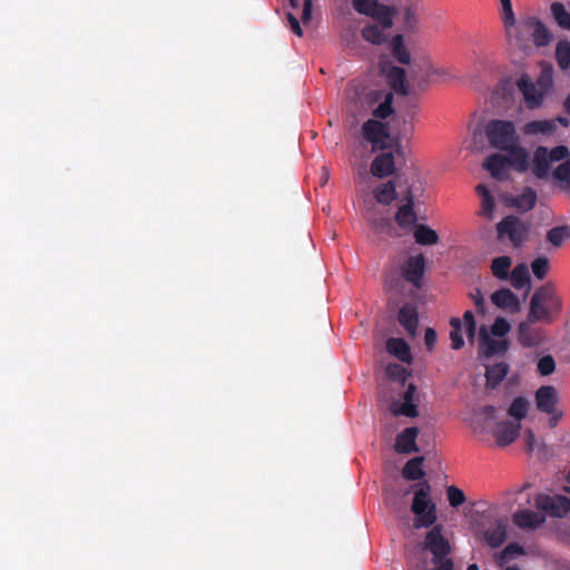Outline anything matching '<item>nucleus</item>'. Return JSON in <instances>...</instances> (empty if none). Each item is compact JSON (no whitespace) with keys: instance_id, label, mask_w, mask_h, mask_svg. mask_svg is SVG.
<instances>
[{"instance_id":"29","label":"nucleus","mask_w":570,"mask_h":570,"mask_svg":"<svg viewBox=\"0 0 570 570\" xmlns=\"http://www.w3.org/2000/svg\"><path fill=\"white\" fill-rule=\"evenodd\" d=\"M513 521L520 528L533 529L544 521V517L541 513L522 510L513 515Z\"/></svg>"},{"instance_id":"62","label":"nucleus","mask_w":570,"mask_h":570,"mask_svg":"<svg viewBox=\"0 0 570 570\" xmlns=\"http://www.w3.org/2000/svg\"><path fill=\"white\" fill-rule=\"evenodd\" d=\"M470 298L474 302V305L476 304V302H483L484 298H483V294L481 292L480 288H476L473 293H470Z\"/></svg>"},{"instance_id":"18","label":"nucleus","mask_w":570,"mask_h":570,"mask_svg":"<svg viewBox=\"0 0 570 570\" xmlns=\"http://www.w3.org/2000/svg\"><path fill=\"white\" fill-rule=\"evenodd\" d=\"M481 538L491 548H498L507 540V527L501 520H493L482 531Z\"/></svg>"},{"instance_id":"20","label":"nucleus","mask_w":570,"mask_h":570,"mask_svg":"<svg viewBox=\"0 0 570 570\" xmlns=\"http://www.w3.org/2000/svg\"><path fill=\"white\" fill-rule=\"evenodd\" d=\"M491 302L499 308L517 313L521 309L518 296L509 288H500L492 293Z\"/></svg>"},{"instance_id":"50","label":"nucleus","mask_w":570,"mask_h":570,"mask_svg":"<svg viewBox=\"0 0 570 570\" xmlns=\"http://www.w3.org/2000/svg\"><path fill=\"white\" fill-rule=\"evenodd\" d=\"M533 275L538 279H543L549 271V259L547 257H538L531 263Z\"/></svg>"},{"instance_id":"63","label":"nucleus","mask_w":570,"mask_h":570,"mask_svg":"<svg viewBox=\"0 0 570 570\" xmlns=\"http://www.w3.org/2000/svg\"><path fill=\"white\" fill-rule=\"evenodd\" d=\"M399 282L400 281L397 278L389 277V278H386L385 284L389 289H395L397 292L399 291L397 289Z\"/></svg>"},{"instance_id":"11","label":"nucleus","mask_w":570,"mask_h":570,"mask_svg":"<svg viewBox=\"0 0 570 570\" xmlns=\"http://www.w3.org/2000/svg\"><path fill=\"white\" fill-rule=\"evenodd\" d=\"M483 167L497 180H507L509 178V169L511 167L517 169V165L512 161V156H503L500 154L489 156L484 160Z\"/></svg>"},{"instance_id":"43","label":"nucleus","mask_w":570,"mask_h":570,"mask_svg":"<svg viewBox=\"0 0 570 570\" xmlns=\"http://www.w3.org/2000/svg\"><path fill=\"white\" fill-rule=\"evenodd\" d=\"M570 237V227L569 226H558L553 227L547 233V239L554 247H560L563 242Z\"/></svg>"},{"instance_id":"17","label":"nucleus","mask_w":570,"mask_h":570,"mask_svg":"<svg viewBox=\"0 0 570 570\" xmlns=\"http://www.w3.org/2000/svg\"><path fill=\"white\" fill-rule=\"evenodd\" d=\"M365 216L375 233L386 234L391 237L400 236L391 219L387 216L380 215L374 207L367 208Z\"/></svg>"},{"instance_id":"27","label":"nucleus","mask_w":570,"mask_h":570,"mask_svg":"<svg viewBox=\"0 0 570 570\" xmlns=\"http://www.w3.org/2000/svg\"><path fill=\"white\" fill-rule=\"evenodd\" d=\"M537 193L531 187H524L522 193L510 199L509 204L519 212L525 213L531 210L537 204Z\"/></svg>"},{"instance_id":"6","label":"nucleus","mask_w":570,"mask_h":570,"mask_svg":"<svg viewBox=\"0 0 570 570\" xmlns=\"http://www.w3.org/2000/svg\"><path fill=\"white\" fill-rule=\"evenodd\" d=\"M352 4L356 12L377 20L383 28L393 26V9L380 4L377 0H352Z\"/></svg>"},{"instance_id":"40","label":"nucleus","mask_w":570,"mask_h":570,"mask_svg":"<svg viewBox=\"0 0 570 570\" xmlns=\"http://www.w3.org/2000/svg\"><path fill=\"white\" fill-rule=\"evenodd\" d=\"M523 440L525 446L530 452L542 453L546 450L544 441L542 435L537 433L534 430H525Z\"/></svg>"},{"instance_id":"47","label":"nucleus","mask_w":570,"mask_h":570,"mask_svg":"<svg viewBox=\"0 0 570 570\" xmlns=\"http://www.w3.org/2000/svg\"><path fill=\"white\" fill-rule=\"evenodd\" d=\"M386 375L389 379L404 384L410 373L402 365L391 363L386 366Z\"/></svg>"},{"instance_id":"31","label":"nucleus","mask_w":570,"mask_h":570,"mask_svg":"<svg viewBox=\"0 0 570 570\" xmlns=\"http://www.w3.org/2000/svg\"><path fill=\"white\" fill-rule=\"evenodd\" d=\"M509 275H510L511 285L515 289H521L523 287H527V293L530 291L531 279H530L529 268H528L527 264H524V263L518 264Z\"/></svg>"},{"instance_id":"59","label":"nucleus","mask_w":570,"mask_h":570,"mask_svg":"<svg viewBox=\"0 0 570 570\" xmlns=\"http://www.w3.org/2000/svg\"><path fill=\"white\" fill-rule=\"evenodd\" d=\"M287 19H288V22L291 24V28H292L293 32L296 36L302 37L303 36V29H302L297 18L293 13H287Z\"/></svg>"},{"instance_id":"3","label":"nucleus","mask_w":570,"mask_h":570,"mask_svg":"<svg viewBox=\"0 0 570 570\" xmlns=\"http://www.w3.org/2000/svg\"><path fill=\"white\" fill-rule=\"evenodd\" d=\"M561 302L549 286L538 288L531 299L528 317L530 322H551V313L559 312Z\"/></svg>"},{"instance_id":"14","label":"nucleus","mask_w":570,"mask_h":570,"mask_svg":"<svg viewBox=\"0 0 570 570\" xmlns=\"http://www.w3.org/2000/svg\"><path fill=\"white\" fill-rule=\"evenodd\" d=\"M535 507L551 515L563 517L570 511V500L561 495L549 497L540 494L535 498Z\"/></svg>"},{"instance_id":"34","label":"nucleus","mask_w":570,"mask_h":570,"mask_svg":"<svg viewBox=\"0 0 570 570\" xmlns=\"http://www.w3.org/2000/svg\"><path fill=\"white\" fill-rule=\"evenodd\" d=\"M415 242L420 245L429 246L439 243L438 233L426 225H416L414 229Z\"/></svg>"},{"instance_id":"54","label":"nucleus","mask_w":570,"mask_h":570,"mask_svg":"<svg viewBox=\"0 0 570 570\" xmlns=\"http://www.w3.org/2000/svg\"><path fill=\"white\" fill-rule=\"evenodd\" d=\"M522 553L523 549L520 546L512 543L507 546L502 552L495 554V559L498 560L499 563H503L507 560L513 558L514 556H519Z\"/></svg>"},{"instance_id":"44","label":"nucleus","mask_w":570,"mask_h":570,"mask_svg":"<svg viewBox=\"0 0 570 570\" xmlns=\"http://www.w3.org/2000/svg\"><path fill=\"white\" fill-rule=\"evenodd\" d=\"M529 410V401L523 396H518L511 403L508 413L515 420L525 417Z\"/></svg>"},{"instance_id":"2","label":"nucleus","mask_w":570,"mask_h":570,"mask_svg":"<svg viewBox=\"0 0 570 570\" xmlns=\"http://www.w3.org/2000/svg\"><path fill=\"white\" fill-rule=\"evenodd\" d=\"M511 35L504 31L505 38L512 46L520 50L530 48V41L537 47H548L554 40V35L549 26L535 16H527L517 21L513 18Z\"/></svg>"},{"instance_id":"64","label":"nucleus","mask_w":570,"mask_h":570,"mask_svg":"<svg viewBox=\"0 0 570 570\" xmlns=\"http://www.w3.org/2000/svg\"><path fill=\"white\" fill-rule=\"evenodd\" d=\"M476 191H478V194H479L482 198H483V197H487V196H491V195H490V191L488 190V188H487L484 185H482V184H480V185H478V186H476Z\"/></svg>"},{"instance_id":"49","label":"nucleus","mask_w":570,"mask_h":570,"mask_svg":"<svg viewBox=\"0 0 570 570\" xmlns=\"http://www.w3.org/2000/svg\"><path fill=\"white\" fill-rule=\"evenodd\" d=\"M537 371L542 376L551 375L556 371V362L551 355L542 356L537 363Z\"/></svg>"},{"instance_id":"13","label":"nucleus","mask_w":570,"mask_h":570,"mask_svg":"<svg viewBox=\"0 0 570 570\" xmlns=\"http://www.w3.org/2000/svg\"><path fill=\"white\" fill-rule=\"evenodd\" d=\"M419 432L420 430H401L395 436V451L402 454L420 452L423 449V440Z\"/></svg>"},{"instance_id":"46","label":"nucleus","mask_w":570,"mask_h":570,"mask_svg":"<svg viewBox=\"0 0 570 570\" xmlns=\"http://www.w3.org/2000/svg\"><path fill=\"white\" fill-rule=\"evenodd\" d=\"M450 325L452 327L450 332L451 346L454 350H459L464 345V341L461 335L462 321L458 317H452L450 320Z\"/></svg>"},{"instance_id":"60","label":"nucleus","mask_w":570,"mask_h":570,"mask_svg":"<svg viewBox=\"0 0 570 570\" xmlns=\"http://www.w3.org/2000/svg\"><path fill=\"white\" fill-rule=\"evenodd\" d=\"M312 9H313V1L304 0V8H303V12H302V20L304 23H307L312 20Z\"/></svg>"},{"instance_id":"21","label":"nucleus","mask_w":570,"mask_h":570,"mask_svg":"<svg viewBox=\"0 0 570 570\" xmlns=\"http://www.w3.org/2000/svg\"><path fill=\"white\" fill-rule=\"evenodd\" d=\"M424 265L425 261L423 255L409 257L402 268L403 277L416 287H420V281L424 272Z\"/></svg>"},{"instance_id":"51","label":"nucleus","mask_w":570,"mask_h":570,"mask_svg":"<svg viewBox=\"0 0 570 570\" xmlns=\"http://www.w3.org/2000/svg\"><path fill=\"white\" fill-rule=\"evenodd\" d=\"M463 323H464L468 341H469V343L473 344L475 341L476 323L474 320V315L471 311H466L463 314Z\"/></svg>"},{"instance_id":"7","label":"nucleus","mask_w":570,"mask_h":570,"mask_svg":"<svg viewBox=\"0 0 570 570\" xmlns=\"http://www.w3.org/2000/svg\"><path fill=\"white\" fill-rule=\"evenodd\" d=\"M362 135L372 145V151L389 148L390 127L385 122L368 119L362 126Z\"/></svg>"},{"instance_id":"39","label":"nucleus","mask_w":570,"mask_h":570,"mask_svg":"<svg viewBox=\"0 0 570 570\" xmlns=\"http://www.w3.org/2000/svg\"><path fill=\"white\" fill-rule=\"evenodd\" d=\"M556 60L561 70L570 68V41L560 40L556 46Z\"/></svg>"},{"instance_id":"8","label":"nucleus","mask_w":570,"mask_h":570,"mask_svg":"<svg viewBox=\"0 0 570 570\" xmlns=\"http://www.w3.org/2000/svg\"><path fill=\"white\" fill-rule=\"evenodd\" d=\"M519 438V430H473V439L488 446L504 448Z\"/></svg>"},{"instance_id":"28","label":"nucleus","mask_w":570,"mask_h":570,"mask_svg":"<svg viewBox=\"0 0 570 570\" xmlns=\"http://www.w3.org/2000/svg\"><path fill=\"white\" fill-rule=\"evenodd\" d=\"M386 351L399 358L401 362L410 364L412 362V354L410 346L403 338H389L386 341Z\"/></svg>"},{"instance_id":"15","label":"nucleus","mask_w":570,"mask_h":570,"mask_svg":"<svg viewBox=\"0 0 570 570\" xmlns=\"http://www.w3.org/2000/svg\"><path fill=\"white\" fill-rule=\"evenodd\" d=\"M517 86L529 109L539 108L542 105L544 92L537 88L528 75H522L518 79Z\"/></svg>"},{"instance_id":"25","label":"nucleus","mask_w":570,"mask_h":570,"mask_svg":"<svg viewBox=\"0 0 570 570\" xmlns=\"http://www.w3.org/2000/svg\"><path fill=\"white\" fill-rule=\"evenodd\" d=\"M425 547L434 554L435 558H442L449 552V543L438 528L428 533Z\"/></svg>"},{"instance_id":"22","label":"nucleus","mask_w":570,"mask_h":570,"mask_svg":"<svg viewBox=\"0 0 570 570\" xmlns=\"http://www.w3.org/2000/svg\"><path fill=\"white\" fill-rule=\"evenodd\" d=\"M397 321L410 336L414 337L416 335L419 315L415 306L404 304L399 311Z\"/></svg>"},{"instance_id":"12","label":"nucleus","mask_w":570,"mask_h":570,"mask_svg":"<svg viewBox=\"0 0 570 570\" xmlns=\"http://www.w3.org/2000/svg\"><path fill=\"white\" fill-rule=\"evenodd\" d=\"M405 204L401 205L395 214V223L399 228L405 233L410 232L416 225L417 215L414 210V195L412 190H407L405 196Z\"/></svg>"},{"instance_id":"56","label":"nucleus","mask_w":570,"mask_h":570,"mask_svg":"<svg viewBox=\"0 0 570 570\" xmlns=\"http://www.w3.org/2000/svg\"><path fill=\"white\" fill-rule=\"evenodd\" d=\"M403 28L405 31H414L417 26V17L413 8L407 7L403 12Z\"/></svg>"},{"instance_id":"45","label":"nucleus","mask_w":570,"mask_h":570,"mask_svg":"<svg viewBox=\"0 0 570 570\" xmlns=\"http://www.w3.org/2000/svg\"><path fill=\"white\" fill-rule=\"evenodd\" d=\"M501 3V19L503 22L504 31H508L511 35V30L513 27V18L515 17L512 1L511 0H500Z\"/></svg>"},{"instance_id":"61","label":"nucleus","mask_w":570,"mask_h":570,"mask_svg":"<svg viewBox=\"0 0 570 570\" xmlns=\"http://www.w3.org/2000/svg\"><path fill=\"white\" fill-rule=\"evenodd\" d=\"M424 342L429 350L434 347L436 342V333L433 328H428L424 334Z\"/></svg>"},{"instance_id":"32","label":"nucleus","mask_w":570,"mask_h":570,"mask_svg":"<svg viewBox=\"0 0 570 570\" xmlns=\"http://www.w3.org/2000/svg\"><path fill=\"white\" fill-rule=\"evenodd\" d=\"M550 16L558 27L564 30H570V11L562 2H551Z\"/></svg>"},{"instance_id":"5","label":"nucleus","mask_w":570,"mask_h":570,"mask_svg":"<svg viewBox=\"0 0 570 570\" xmlns=\"http://www.w3.org/2000/svg\"><path fill=\"white\" fill-rule=\"evenodd\" d=\"M559 402L557 390L551 385L541 386L535 392V404L538 410L550 415L549 425H558L563 416V412L557 407Z\"/></svg>"},{"instance_id":"23","label":"nucleus","mask_w":570,"mask_h":570,"mask_svg":"<svg viewBox=\"0 0 570 570\" xmlns=\"http://www.w3.org/2000/svg\"><path fill=\"white\" fill-rule=\"evenodd\" d=\"M395 164L392 153H383L375 157L371 165V173L373 176L384 178L394 173Z\"/></svg>"},{"instance_id":"41","label":"nucleus","mask_w":570,"mask_h":570,"mask_svg":"<svg viewBox=\"0 0 570 570\" xmlns=\"http://www.w3.org/2000/svg\"><path fill=\"white\" fill-rule=\"evenodd\" d=\"M392 53L403 65H409L411 61L410 52L405 48L401 35H396L392 39Z\"/></svg>"},{"instance_id":"26","label":"nucleus","mask_w":570,"mask_h":570,"mask_svg":"<svg viewBox=\"0 0 570 570\" xmlns=\"http://www.w3.org/2000/svg\"><path fill=\"white\" fill-rule=\"evenodd\" d=\"M415 392L414 384H409L407 390L404 393V403H393L391 405V412L393 415H405L407 417H414L416 416V406L412 403V399Z\"/></svg>"},{"instance_id":"58","label":"nucleus","mask_w":570,"mask_h":570,"mask_svg":"<svg viewBox=\"0 0 570 570\" xmlns=\"http://www.w3.org/2000/svg\"><path fill=\"white\" fill-rule=\"evenodd\" d=\"M494 209V202L492 196L482 198L480 215L485 216L488 219H492Z\"/></svg>"},{"instance_id":"10","label":"nucleus","mask_w":570,"mask_h":570,"mask_svg":"<svg viewBox=\"0 0 570 570\" xmlns=\"http://www.w3.org/2000/svg\"><path fill=\"white\" fill-rule=\"evenodd\" d=\"M479 353L485 357L504 354L508 350V342L504 338L493 337L488 326L479 328Z\"/></svg>"},{"instance_id":"16","label":"nucleus","mask_w":570,"mask_h":570,"mask_svg":"<svg viewBox=\"0 0 570 570\" xmlns=\"http://www.w3.org/2000/svg\"><path fill=\"white\" fill-rule=\"evenodd\" d=\"M535 322H530L529 317L519 325L518 340L524 347L539 346L544 342L543 333L540 328L534 327Z\"/></svg>"},{"instance_id":"35","label":"nucleus","mask_w":570,"mask_h":570,"mask_svg":"<svg viewBox=\"0 0 570 570\" xmlns=\"http://www.w3.org/2000/svg\"><path fill=\"white\" fill-rule=\"evenodd\" d=\"M512 266V259L509 256L495 257L491 263V272L493 276L500 281H504L509 277L510 268Z\"/></svg>"},{"instance_id":"48","label":"nucleus","mask_w":570,"mask_h":570,"mask_svg":"<svg viewBox=\"0 0 570 570\" xmlns=\"http://www.w3.org/2000/svg\"><path fill=\"white\" fill-rule=\"evenodd\" d=\"M511 330L509 322L503 317H497L489 330L492 336L503 338Z\"/></svg>"},{"instance_id":"19","label":"nucleus","mask_w":570,"mask_h":570,"mask_svg":"<svg viewBox=\"0 0 570 570\" xmlns=\"http://www.w3.org/2000/svg\"><path fill=\"white\" fill-rule=\"evenodd\" d=\"M557 129V120L539 119L527 122L522 127V132L530 137H550Z\"/></svg>"},{"instance_id":"57","label":"nucleus","mask_w":570,"mask_h":570,"mask_svg":"<svg viewBox=\"0 0 570 570\" xmlns=\"http://www.w3.org/2000/svg\"><path fill=\"white\" fill-rule=\"evenodd\" d=\"M569 155V149L566 146H558L548 151V158L551 163L564 160Z\"/></svg>"},{"instance_id":"24","label":"nucleus","mask_w":570,"mask_h":570,"mask_svg":"<svg viewBox=\"0 0 570 570\" xmlns=\"http://www.w3.org/2000/svg\"><path fill=\"white\" fill-rule=\"evenodd\" d=\"M551 160L548 158V149L538 147L533 154L531 170L537 178H547L550 173Z\"/></svg>"},{"instance_id":"52","label":"nucleus","mask_w":570,"mask_h":570,"mask_svg":"<svg viewBox=\"0 0 570 570\" xmlns=\"http://www.w3.org/2000/svg\"><path fill=\"white\" fill-rule=\"evenodd\" d=\"M463 323H464L468 341H469V343L473 344L475 341L476 323L474 320V315L471 311H466L463 314Z\"/></svg>"},{"instance_id":"9","label":"nucleus","mask_w":570,"mask_h":570,"mask_svg":"<svg viewBox=\"0 0 570 570\" xmlns=\"http://www.w3.org/2000/svg\"><path fill=\"white\" fill-rule=\"evenodd\" d=\"M497 230L500 239L507 237L513 245L518 246L525 239L528 226L515 216H507L497 225Z\"/></svg>"},{"instance_id":"36","label":"nucleus","mask_w":570,"mask_h":570,"mask_svg":"<svg viewBox=\"0 0 570 570\" xmlns=\"http://www.w3.org/2000/svg\"><path fill=\"white\" fill-rule=\"evenodd\" d=\"M423 461V456L409 460L402 470V475L407 480H419L423 478L425 474L422 468Z\"/></svg>"},{"instance_id":"42","label":"nucleus","mask_w":570,"mask_h":570,"mask_svg":"<svg viewBox=\"0 0 570 570\" xmlns=\"http://www.w3.org/2000/svg\"><path fill=\"white\" fill-rule=\"evenodd\" d=\"M552 176L562 189H570V159H566L553 171Z\"/></svg>"},{"instance_id":"4","label":"nucleus","mask_w":570,"mask_h":570,"mask_svg":"<svg viewBox=\"0 0 570 570\" xmlns=\"http://www.w3.org/2000/svg\"><path fill=\"white\" fill-rule=\"evenodd\" d=\"M412 511L415 514L416 528L430 527L436 520L435 505L430 498V485L424 484L415 492Z\"/></svg>"},{"instance_id":"30","label":"nucleus","mask_w":570,"mask_h":570,"mask_svg":"<svg viewBox=\"0 0 570 570\" xmlns=\"http://www.w3.org/2000/svg\"><path fill=\"white\" fill-rule=\"evenodd\" d=\"M508 372L509 365L504 362L487 366V387L495 389L505 379Z\"/></svg>"},{"instance_id":"53","label":"nucleus","mask_w":570,"mask_h":570,"mask_svg":"<svg viewBox=\"0 0 570 570\" xmlns=\"http://www.w3.org/2000/svg\"><path fill=\"white\" fill-rule=\"evenodd\" d=\"M393 112L392 108V94H385L384 101L380 104V106L373 111L374 117L376 118H386Z\"/></svg>"},{"instance_id":"38","label":"nucleus","mask_w":570,"mask_h":570,"mask_svg":"<svg viewBox=\"0 0 570 570\" xmlns=\"http://www.w3.org/2000/svg\"><path fill=\"white\" fill-rule=\"evenodd\" d=\"M382 23L379 24H368L362 30V37L374 45H381L386 41V37L384 35V30Z\"/></svg>"},{"instance_id":"55","label":"nucleus","mask_w":570,"mask_h":570,"mask_svg":"<svg viewBox=\"0 0 570 570\" xmlns=\"http://www.w3.org/2000/svg\"><path fill=\"white\" fill-rule=\"evenodd\" d=\"M448 500L450 502V505L452 507H459L464 503L465 495L463 491H461L459 488L451 485L446 490Z\"/></svg>"},{"instance_id":"1","label":"nucleus","mask_w":570,"mask_h":570,"mask_svg":"<svg viewBox=\"0 0 570 570\" xmlns=\"http://www.w3.org/2000/svg\"><path fill=\"white\" fill-rule=\"evenodd\" d=\"M485 134L493 148L508 151L512 156L517 170L525 171L528 169L529 156L519 144V136L512 121L491 120L485 127Z\"/></svg>"},{"instance_id":"33","label":"nucleus","mask_w":570,"mask_h":570,"mask_svg":"<svg viewBox=\"0 0 570 570\" xmlns=\"http://www.w3.org/2000/svg\"><path fill=\"white\" fill-rule=\"evenodd\" d=\"M396 186L395 183L390 180L387 183L381 184L374 190V197L377 203L383 205H390L393 200L396 199Z\"/></svg>"},{"instance_id":"37","label":"nucleus","mask_w":570,"mask_h":570,"mask_svg":"<svg viewBox=\"0 0 570 570\" xmlns=\"http://www.w3.org/2000/svg\"><path fill=\"white\" fill-rule=\"evenodd\" d=\"M389 80L396 94L403 96L409 95V89L405 86V70L403 68H391V70L389 71Z\"/></svg>"}]
</instances>
